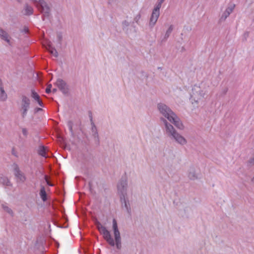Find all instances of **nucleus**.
I'll return each mask as SVG.
<instances>
[{"label": "nucleus", "mask_w": 254, "mask_h": 254, "mask_svg": "<svg viewBox=\"0 0 254 254\" xmlns=\"http://www.w3.org/2000/svg\"><path fill=\"white\" fill-rule=\"evenodd\" d=\"M96 227L100 232L101 234L103 235L104 239L112 247L116 245V248L118 250H120L122 248L121 237L120 233L119 231L117 221L115 219L113 220V229L114 231V235L115 240L112 237L110 232L106 229V228L103 226L102 224L98 221L95 222Z\"/></svg>", "instance_id": "1"}, {"label": "nucleus", "mask_w": 254, "mask_h": 254, "mask_svg": "<svg viewBox=\"0 0 254 254\" xmlns=\"http://www.w3.org/2000/svg\"><path fill=\"white\" fill-rule=\"evenodd\" d=\"M157 109L164 119H167L179 129H184V126L182 121L169 106L164 103H159L157 104Z\"/></svg>", "instance_id": "2"}, {"label": "nucleus", "mask_w": 254, "mask_h": 254, "mask_svg": "<svg viewBox=\"0 0 254 254\" xmlns=\"http://www.w3.org/2000/svg\"><path fill=\"white\" fill-rule=\"evenodd\" d=\"M160 120L165 126V134L170 139L172 140H174L182 145H185L187 143L186 138L178 132L174 127L171 124L168 123L166 119L163 118H161Z\"/></svg>", "instance_id": "3"}, {"label": "nucleus", "mask_w": 254, "mask_h": 254, "mask_svg": "<svg viewBox=\"0 0 254 254\" xmlns=\"http://www.w3.org/2000/svg\"><path fill=\"white\" fill-rule=\"evenodd\" d=\"M38 10L42 14V19L43 21L46 19L50 20L51 17L52 6L46 1L36 6Z\"/></svg>", "instance_id": "4"}, {"label": "nucleus", "mask_w": 254, "mask_h": 254, "mask_svg": "<svg viewBox=\"0 0 254 254\" xmlns=\"http://www.w3.org/2000/svg\"><path fill=\"white\" fill-rule=\"evenodd\" d=\"M21 111L22 118H24L30 108V100L25 95H22L21 97Z\"/></svg>", "instance_id": "5"}, {"label": "nucleus", "mask_w": 254, "mask_h": 254, "mask_svg": "<svg viewBox=\"0 0 254 254\" xmlns=\"http://www.w3.org/2000/svg\"><path fill=\"white\" fill-rule=\"evenodd\" d=\"M127 181L126 178H122L118 183L117 188L118 192L120 196H127Z\"/></svg>", "instance_id": "6"}, {"label": "nucleus", "mask_w": 254, "mask_h": 254, "mask_svg": "<svg viewBox=\"0 0 254 254\" xmlns=\"http://www.w3.org/2000/svg\"><path fill=\"white\" fill-rule=\"evenodd\" d=\"M12 167L17 182L24 183L26 181V178L24 173L20 171L18 165L14 163Z\"/></svg>", "instance_id": "7"}, {"label": "nucleus", "mask_w": 254, "mask_h": 254, "mask_svg": "<svg viewBox=\"0 0 254 254\" xmlns=\"http://www.w3.org/2000/svg\"><path fill=\"white\" fill-rule=\"evenodd\" d=\"M126 196H120V201L123 208H125L129 216L131 215V210L129 200L126 199Z\"/></svg>", "instance_id": "8"}, {"label": "nucleus", "mask_w": 254, "mask_h": 254, "mask_svg": "<svg viewBox=\"0 0 254 254\" xmlns=\"http://www.w3.org/2000/svg\"><path fill=\"white\" fill-rule=\"evenodd\" d=\"M56 85L64 94L68 92V88L66 82L62 79H58L56 82Z\"/></svg>", "instance_id": "9"}, {"label": "nucleus", "mask_w": 254, "mask_h": 254, "mask_svg": "<svg viewBox=\"0 0 254 254\" xmlns=\"http://www.w3.org/2000/svg\"><path fill=\"white\" fill-rule=\"evenodd\" d=\"M235 7V4H233L229 6L226 10L223 12L220 18V21H224L226 18L229 17L230 14L233 11L234 8Z\"/></svg>", "instance_id": "10"}, {"label": "nucleus", "mask_w": 254, "mask_h": 254, "mask_svg": "<svg viewBox=\"0 0 254 254\" xmlns=\"http://www.w3.org/2000/svg\"><path fill=\"white\" fill-rule=\"evenodd\" d=\"M160 15V12L152 10L149 22L150 28H153L155 25Z\"/></svg>", "instance_id": "11"}, {"label": "nucleus", "mask_w": 254, "mask_h": 254, "mask_svg": "<svg viewBox=\"0 0 254 254\" xmlns=\"http://www.w3.org/2000/svg\"><path fill=\"white\" fill-rule=\"evenodd\" d=\"M91 132L92 135L93 137L95 143L99 145L100 143L99 137L98 134V132L97 130V128L94 123L91 124Z\"/></svg>", "instance_id": "12"}, {"label": "nucleus", "mask_w": 254, "mask_h": 254, "mask_svg": "<svg viewBox=\"0 0 254 254\" xmlns=\"http://www.w3.org/2000/svg\"><path fill=\"white\" fill-rule=\"evenodd\" d=\"M0 37L1 39L6 42L9 45H11L8 34L1 28H0Z\"/></svg>", "instance_id": "13"}, {"label": "nucleus", "mask_w": 254, "mask_h": 254, "mask_svg": "<svg viewBox=\"0 0 254 254\" xmlns=\"http://www.w3.org/2000/svg\"><path fill=\"white\" fill-rule=\"evenodd\" d=\"M192 94L193 95L197 94L199 95L201 97H204L205 95L206 94V92L203 91L200 89V87L199 86H197L196 85H194L192 89Z\"/></svg>", "instance_id": "14"}, {"label": "nucleus", "mask_w": 254, "mask_h": 254, "mask_svg": "<svg viewBox=\"0 0 254 254\" xmlns=\"http://www.w3.org/2000/svg\"><path fill=\"white\" fill-rule=\"evenodd\" d=\"M33 8L32 6L28 5V4H25L23 11V13L25 15H31L33 13Z\"/></svg>", "instance_id": "15"}, {"label": "nucleus", "mask_w": 254, "mask_h": 254, "mask_svg": "<svg viewBox=\"0 0 254 254\" xmlns=\"http://www.w3.org/2000/svg\"><path fill=\"white\" fill-rule=\"evenodd\" d=\"M0 183L3 186H12V184L10 182L8 178L3 175L0 176Z\"/></svg>", "instance_id": "16"}, {"label": "nucleus", "mask_w": 254, "mask_h": 254, "mask_svg": "<svg viewBox=\"0 0 254 254\" xmlns=\"http://www.w3.org/2000/svg\"><path fill=\"white\" fill-rule=\"evenodd\" d=\"M39 195L42 200L45 202L47 200V194L45 190L44 186H41V189L40 190Z\"/></svg>", "instance_id": "17"}, {"label": "nucleus", "mask_w": 254, "mask_h": 254, "mask_svg": "<svg viewBox=\"0 0 254 254\" xmlns=\"http://www.w3.org/2000/svg\"><path fill=\"white\" fill-rule=\"evenodd\" d=\"M7 98V94L5 93L1 84H0V100L1 101H5Z\"/></svg>", "instance_id": "18"}, {"label": "nucleus", "mask_w": 254, "mask_h": 254, "mask_svg": "<svg viewBox=\"0 0 254 254\" xmlns=\"http://www.w3.org/2000/svg\"><path fill=\"white\" fill-rule=\"evenodd\" d=\"M38 153L39 155L46 157V148L43 145H40L38 149Z\"/></svg>", "instance_id": "19"}, {"label": "nucleus", "mask_w": 254, "mask_h": 254, "mask_svg": "<svg viewBox=\"0 0 254 254\" xmlns=\"http://www.w3.org/2000/svg\"><path fill=\"white\" fill-rule=\"evenodd\" d=\"M188 177L190 179L194 180L197 179V177L195 174V171L193 168H191L188 174Z\"/></svg>", "instance_id": "20"}, {"label": "nucleus", "mask_w": 254, "mask_h": 254, "mask_svg": "<svg viewBox=\"0 0 254 254\" xmlns=\"http://www.w3.org/2000/svg\"><path fill=\"white\" fill-rule=\"evenodd\" d=\"M48 50L50 54L53 55L55 57L57 58L58 57V53L55 48H53L51 46H49Z\"/></svg>", "instance_id": "21"}, {"label": "nucleus", "mask_w": 254, "mask_h": 254, "mask_svg": "<svg viewBox=\"0 0 254 254\" xmlns=\"http://www.w3.org/2000/svg\"><path fill=\"white\" fill-rule=\"evenodd\" d=\"M67 126L68 127V129L70 131V132L71 133V135L72 137L74 136V133L72 129V126H73V123L71 121H69L67 122Z\"/></svg>", "instance_id": "22"}, {"label": "nucleus", "mask_w": 254, "mask_h": 254, "mask_svg": "<svg viewBox=\"0 0 254 254\" xmlns=\"http://www.w3.org/2000/svg\"><path fill=\"white\" fill-rule=\"evenodd\" d=\"M173 30V26L172 25H171L167 30L166 32V33L164 36V38L165 39H167L169 38L170 36L171 33H172V31Z\"/></svg>", "instance_id": "23"}, {"label": "nucleus", "mask_w": 254, "mask_h": 254, "mask_svg": "<svg viewBox=\"0 0 254 254\" xmlns=\"http://www.w3.org/2000/svg\"><path fill=\"white\" fill-rule=\"evenodd\" d=\"M31 97L36 101H38L40 99V96L33 89L31 90Z\"/></svg>", "instance_id": "24"}, {"label": "nucleus", "mask_w": 254, "mask_h": 254, "mask_svg": "<svg viewBox=\"0 0 254 254\" xmlns=\"http://www.w3.org/2000/svg\"><path fill=\"white\" fill-rule=\"evenodd\" d=\"M2 208L4 209V211L7 212L9 214L12 215H13V211L11 210V208H9L8 206L2 205Z\"/></svg>", "instance_id": "25"}, {"label": "nucleus", "mask_w": 254, "mask_h": 254, "mask_svg": "<svg viewBox=\"0 0 254 254\" xmlns=\"http://www.w3.org/2000/svg\"><path fill=\"white\" fill-rule=\"evenodd\" d=\"M35 4L36 6H37V5L40 4L42 2H44L45 0H31Z\"/></svg>", "instance_id": "26"}, {"label": "nucleus", "mask_w": 254, "mask_h": 254, "mask_svg": "<svg viewBox=\"0 0 254 254\" xmlns=\"http://www.w3.org/2000/svg\"><path fill=\"white\" fill-rule=\"evenodd\" d=\"M162 4L160 3H159L158 2H157L155 6L153 8V10H155V11H158L160 12V9L161 7Z\"/></svg>", "instance_id": "27"}, {"label": "nucleus", "mask_w": 254, "mask_h": 254, "mask_svg": "<svg viewBox=\"0 0 254 254\" xmlns=\"http://www.w3.org/2000/svg\"><path fill=\"white\" fill-rule=\"evenodd\" d=\"M140 18H141V14H140V13H138L134 18V21L136 23H138Z\"/></svg>", "instance_id": "28"}, {"label": "nucleus", "mask_w": 254, "mask_h": 254, "mask_svg": "<svg viewBox=\"0 0 254 254\" xmlns=\"http://www.w3.org/2000/svg\"><path fill=\"white\" fill-rule=\"evenodd\" d=\"M52 87V84H49L48 85L46 89V92L48 94L50 93L51 92V88Z\"/></svg>", "instance_id": "29"}, {"label": "nucleus", "mask_w": 254, "mask_h": 254, "mask_svg": "<svg viewBox=\"0 0 254 254\" xmlns=\"http://www.w3.org/2000/svg\"><path fill=\"white\" fill-rule=\"evenodd\" d=\"M123 28L127 27L129 26V22L127 21V20H124L122 22Z\"/></svg>", "instance_id": "30"}, {"label": "nucleus", "mask_w": 254, "mask_h": 254, "mask_svg": "<svg viewBox=\"0 0 254 254\" xmlns=\"http://www.w3.org/2000/svg\"><path fill=\"white\" fill-rule=\"evenodd\" d=\"M89 117L90 118V121L91 124L94 123L93 122V120L92 114L91 111H89Z\"/></svg>", "instance_id": "31"}, {"label": "nucleus", "mask_w": 254, "mask_h": 254, "mask_svg": "<svg viewBox=\"0 0 254 254\" xmlns=\"http://www.w3.org/2000/svg\"><path fill=\"white\" fill-rule=\"evenodd\" d=\"M22 132L23 135L25 136V137H27V136L28 135V131H27V129L25 128H22Z\"/></svg>", "instance_id": "32"}, {"label": "nucleus", "mask_w": 254, "mask_h": 254, "mask_svg": "<svg viewBox=\"0 0 254 254\" xmlns=\"http://www.w3.org/2000/svg\"><path fill=\"white\" fill-rule=\"evenodd\" d=\"M45 180H46V183H47V184L48 186H51V187L53 186V185L52 183H51L48 181V178H47V176H45Z\"/></svg>", "instance_id": "33"}, {"label": "nucleus", "mask_w": 254, "mask_h": 254, "mask_svg": "<svg viewBox=\"0 0 254 254\" xmlns=\"http://www.w3.org/2000/svg\"><path fill=\"white\" fill-rule=\"evenodd\" d=\"M29 31L28 28L27 27L25 26L23 29L22 30V32L27 33Z\"/></svg>", "instance_id": "34"}, {"label": "nucleus", "mask_w": 254, "mask_h": 254, "mask_svg": "<svg viewBox=\"0 0 254 254\" xmlns=\"http://www.w3.org/2000/svg\"><path fill=\"white\" fill-rule=\"evenodd\" d=\"M39 105L42 107H44V104L41 99L37 101Z\"/></svg>", "instance_id": "35"}, {"label": "nucleus", "mask_w": 254, "mask_h": 254, "mask_svg": "<svg viewBox=\"0 0 254 254\" xmlns=\"http://www.w3.org/2000/svg\"><path fill=\"white\" fill-rule=\"evenodd\" d=\"M42 110V108H35L34 109V112L35 113H37L39 111H41Z\"/></svg>", "instance_id": "36"}, {"label": "nucleus", "mask_w": 254, "mask_h": 254, "mask_svg": "<svg viewBox=\"0 0 254 254\" xmlns=\"http://www.w3.org/2000/svg\"><path fill=\"white\" fill-rule=\"evenodd\" d=\"M245 37V40H246V38L247 37L249 36V33L248 32H245L244 34Z\"/></svg>", "instance_id": "37"}, {"label": "nucleus", "mask_w": 254, "mask_h": 254, "mask_svg": "<svg viewBox=\"0 0 254 254\" xmlns=\"http://www.w3.org/2000/svg\"><path fill=\"white\" fill-rule=\"evenodd\" d=\"M164 1V0H158L157 2L162 4Z\"/></svg>", "instance_id": "38"}, {"label": "nucleus", "mask_w": 254, "mask_h": 254, "mask_svg": "<svg viewBox=\"0 0 254 254\" xmlns=\"http://www.w3.org/2000/svg\"><path fill=\"white\" fill-rule=\"evenodd\" d=\"M58 38L60 40H61L62 39V36L61 35H58Z\"/></svg>", "instance_id": "39"}, {"label": "nucleus", "mask_w": 254, "mask_h": 254, "mask_svg": "<svg viewBox=\"0 0 254 254\" xmlns=\"http://www.w3.org/2000/svg\"><path fill=\"white\" fill-rule=\"evenodd\" d=\"M57 89H56V88H54V89H53V90H52V92H53V93H56V92H57Z\"/></svg>", "instance_id": "40"}, {"label": "nucleus", "mask_w": 254, "mask_h": 254, "mask_svg": "<svg viewBox=\"0 0 254 254\" xmlns=\"http://www.w3.org/2000/svg\"><path fill=\"white\" fill-rule=\"evenodd\" d=\"M88 185H89V187L90 188V189H91V183L89 182Z\"/></svg>", "instance_id": "41"}, {"label": "nucleus", "mask_w": 254, "mask_h": 254, "mask_svg": "<svg viewBox=\"0 0 254 254\" xmlns=\"http://www.w3.org/2000/svg\"><path fill=\"white\" fill-rule=\"evenodd\" d=\"M18 2L21 3L22 1V0H16Z\"/></svg>", "instance_id": "42"}, {"label": "nucleus", "mask_w": 254, "mask_h": 254, "mask_svg": "<svg viewBox=\"0 0 254 254\" xmlns=\"http://www.w3.org/2000/svg\"><path fill=\"white\" fill-rule=\"evenodd\" d=\"M12 154L14 155V156H16V154L15 153V152H14V150H13V151H12Z\"/></svg>", "instance_id": "43"}]
</instances>
